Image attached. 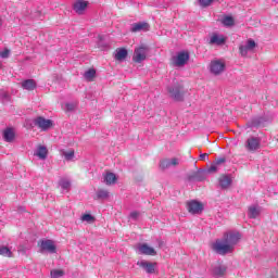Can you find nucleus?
<instances>
[{"label":"nucleus","instance_id":"1","mask_svg":"<svg viewBox=\"0 0 278 278\" xmlns=\"http://www.w3.org/2000/svg\"><path fill=\"white\" fill-rule=\"evenodd\" d=\"M242 240V235L237 230H228L224 233L223 239H217L212 243V249L218 255L233 253L236 244Z\"/></svg>","mask_w":278,"mask_h":278},{"label":"nucleus","instance_id":"2","mask_svg":"<svg viewBox=\"0 0 278 278\" xmlns=\"http://www.w3.org/2000/svg\"><path fill=\"white\" fill-rule=\"evenodd\" d=\"M257 49V42L253 38L245 39L239 45V54L241 58H249L250 53H255Z\"/></svg>","mask_w":278,"mask_h":278},{"label":"nucleus","instance_id":"3","mask_svg":"<svg viewBox=\"0 0 278 278\" xmlns=\"http://www.w3.org/2000/svg\"><path fill=\"white\" fill-rule=\"evenodd\" d=\"M190 61V52L182 50L175 53L170 59L172 66L176 68H184L185 65Z\"/></svg>","mask_w":278,"mask_h":278},{"label":"nucleus","instance_id":"4","mask_svg":"<svg viewBox=\"0 0 278 278\" xmlns=\"http://www.w3.org/2000/svg\"><path fill=\"white\" fill-rule=\"evenodd\" d=\"M39 247V253H50L53 255L54 253H58V245L55 244V241L51 239H42L38 242Z\"/></svg>","mask_w":278,"mask_h":278},{"label":"nucleus","instance_id":"5","mask_svg":"<svg viewBox=\"0 0 278 278\" xmlns=\"http://www.w3.org/2000/svg\"><path fill=\"white\" fill-rule=\"evenodd\" d=\"M147 58H149V48L146 45H141L135 48L132 61H135L136 64H142Z\"/></svg>","mask_w":278,"mask_h":278},{"label":"nucleus","instance_id":"6","mask_svg":"<svg viewBox=\"0 0 278 278\" xmlns=\"http://www.w3.org/2000/svg\"><path fill=\"white\" fill-rule=\"evenodd\" d=\"M135 251L138 255H157L155 249L148 243H137L135 245Z\"/></svg>","mask_w":278,"mask_h":278},{"label":"nucleus","instance_id":"7","mask_svg":"<svg viewBox=\"0 0 278 278\" xmlns=\"http://www.w3.org/2000/svg\"><path fill=\"white\" fill-rule=\"evenodd\" d=\"M187 210L189 214H193V215L202 214L203 210H205V205L203 204V202L191 200L187 202Z\"/></svg>","mask_w":278,"mask_h":278},{"label":"nucleus","instance_id":"8","mask_svg":"<svg viewBox=\"0 0 278 278\" xmlns=\"http://www.w3.org/2000/svg\"><path fill=\"white\" fill-rule=\"evenodd\" d=\"M137 266H139V268H142L144 271L148 273V275H155V273H157V263L154 262H149V261H138L137 262Z\"/></svg>","mask_w":278,"mask_h":278},{"label":"nucleus","instance_id":"9","mask_svg":"<svg viewBox=\"0 0 278 278\" xmlns=\"http://www.w3.org/2000/svg\"><path fill=\"white\" fill-rule=\"evenodd\" d=\"M227 42V36L218 33H213L208 37V45L213 47H223Z\"/></svg>","mask_w":278,"mask_h":278},{"label":"nucleus","instance_id":"10","mask_svg":"<svg viewBox=\"0 0 278 278\" xmlns=\"http://www.w3.org/2000/svg\"><path fill=\"white\" fill-rule=\"evenodd\" d=\"M210 273L212 277L220 278L227 275V265L222 263H216L211 266Z\"/></svg>","mask_w":278,"mask_h":278},{"label":"nucleus","instance_id":"11","mask_svg":"<svg viewBox=\"0 0 278 278\" xmlns=\"http://www.w3.org/2000/svg\"><path fill=\"white\" fill-rule=\"evenodd\" d=\"M225 66L224 60H213L210 64V72L212 75H220L225 73Z\"/></svg>","mask_w":278,"mask_h":278},{"label":"nucleus","instance_id":"12","mask_svg":"<svg viewBox=\"0 0 278 278\" xmlns=\"http://www.w3.org/2000/svg\"><path fill=\"white\" fill-rule=\"evenodd\" d=\"M35 125L41 129V131H47V129H51L53 127V121L39 116L35 118Z\"/></svg>","mask_w":278,"mask_h":278},{"label":"nucleus","instance_id":"13","mask_svg":"<svg viewBox=\"0 0 278 278\" xmlns=\"http://www.w3.org/2000/svg\"><path fill=\"white\" fill-rule=\"evenodd\" d=\"M167 92L169 97L174 99V101H184V91H181V87L172 86L167 88Z\"/></svg>","mask_w":278,"mask_h":278},{"label":"nucleus","instance_id":"14","mask_svg":"<svg viewBox=\"0 0 278 278\" xmlns=\"http://www.w3.org/2000/svg\"><path fill=\"white\" fill-rule=\"evenodd\" d=\"M151 29V26L147 22H138L131 24L130 31L132 34H138V31H149Z\"/></svg>","mask_w":278,"mask_h":278},{"label":"nucleus","instance_id":"15","mask_svg":"<svg viewBox=\"0 0 278 278\" xmlns=\"http://www.w3.org/2000/svg\"><path fill=\"white\" fill-rule=\"evenodd\" d=\"M88 8V1L86 0H75L73 3V10L76 14H84Z\"/></svg>","mask_w":278,"mask_h":278},{"label":"nucleus","instance_id":"16","mask_svg":"<svg viewBox=\"0 0 278 278\" xmlns=\"http://www.w3.org/2000/svg\"><path fill=\"white\" fill-rule=\"evenodd\" d=\"M179 165V159L174 157V159H164L160 163V168L162 170H166V168H172V166H178Z\"/></svg>","mask_w":278,"mask_h":278},{"label":"nucleus","instance_id":"17","mask_svg":"<svg viewBox=\"0 0 278 278\" xmlns=\"http://www.w3.org/2000/svg\"><path fill=\"white\" fill-rule=\"evenodd\" d=\"M127 55H129L127 49L117 48L114 53V60H116V62H125V60H127Z\"/></svg>","mask_w":278,"mask_h":278},{"label":"nucleus","instance_id":"18","mask_svg":"<svg viewBox=\"0 0 278 278\" xmlns=\"http://www.w3.org/2000/svg\"><path fill=\"white\" fill-rule=\"evenodd\" d=\"M34 155L39 160H47V156L49 155V150L45 146H38L34 152Z\"/></svg>","mask_w":278,"mask_h":278},{"label":"nucleus","instance_id":"19","mask_svg":"<svg viewBox=\"0 0 278 278\" xmlns=\"http://www.w3.org/2000/svg\"><path fill=\"white\" fill-rule=\"evenodd\" d=\"M247 149L249 151H257V149H260V138H249L247 141Z\"/></svg>","mask_w":278,"mask_h":278},{"label":"nucleus","instance_id":"20","mask_svg":"<svg viewBox=\"0 0 278 278\" xmlns=\"http://www.w3.org/2000/svg\"><path fill=\"white\" fill-rule=\"evenodd\" d=\"M59 186L62 192H71V180L68 178H61L59 181Z\"/></svg>","mask_w":278,"mask_h":278},{"label":"nucleus","instance_id":"21","mask_svg":"<svg viewBox=\"0 0 278 278\" xmlns=\"http://www.w3.org/2000/svg\"><path fill=\"white\" fill-rule=\"evenodd\" d=\"M219 186L223 189L229 188V186H231V176H229V175L220 176V178H219Z\"/></svg>","mask_w":278,"mask_h":278},{"label":"nucleus","instance_id":"22","mask_svg":"<svg viewBox=\"0 0 278 278\" xmlns=\"http://www.w3.org/2000/svg\"><path fill=\"white\" fill-rule=\"evenodd\" d=\"M60 154L66 160V162H72L75 157V150H61Z\"/></svg>","mask_w":278,"mask_h":278},{"label":"nucleus","instance_id":"23","mask_svg":"<svg viewBox=\"0 0 278 278\" xmlns=\"http://www.w3.org/2000/svg\"><path fill=\"white\" fill-rule=\"evenodd\" d=\"M22 88L24 90H36V80L26 79L22 83Z\"/></svg>","mask_w":278,"mask_h":278},{"label":"nucleus","instance_id":"24","mask_svg":"<svg viewBox=\"0 0 278 278\" xmlns=\"http://www.w3.org/2000/svg\"><path fill=\"white\" fill-rule=\"evenodd\" d=\"M118 178L116 177V175L114 173H106L104 176V181L106 186H112L114 184H116V180Z\"/></svg>","mask_w":278,"mask_h":278},{"label":"nucleus","instance_id":"25","mask_svg":"<svg viewBox=\"0 0 278 278\" xmlns=\"http://www.w3.org/2000/svg\"><path fill=\"white\" fill-rule=\"evenodd\" d=\"M14 136H15L14 128H7L3 131V138L5 142H12V140H14Z\"/></svg>","mask_w":278,"mask_h":278},{"label":"nucleus","instance_id":"26","mask_svg":"<svg viewBox=\"0 0 278 278\" xmlns=\"http://www.w3.org/2000/svg\"><path fill=\"white\" fill-rule=\"evenodd\" d=\"M260 206L252 205L249 207L248 216L249 218H257L260 216Z\"/></svg>","mask_w":278,"mask_h":278},{"label":"nucleus","instance_id":"27","mask_svg":"<svg viewBox=\"0 0 278 278\" xmlns=\"http://www.w3.org/2000/svg\"><path fill=\"white\" fill-rule=\"evenodd\" d=\"M84 77L86 81H93L94 77H97V71L94 68H90L87 72H85Z\"/></svg>","mask_w":278,"mask_h":278},{"label":"nucleus","instance_id":"28","mask_svg":"<svg viewBox=\"0 0 278 278\" xmlns=\"http://www.w3.org/2000/svg\"><path fill=\"white\" fill-rule=\"evenodd\" d=\"M0 255H2V257H14L12 250L5 245H0Z\"/></svg>","mask_w":278,"mask_h":278},{"label":"nucleus","instance_id":"29","mask_svg":"<svg viewBox=\"0 0 278 278\" xmlns=\"http://www.w3.org/2000/svg\"><path fill=\"white\" fill-rule=\"evenodd\" d=\"M222 23L225 27H233V25H236V21L233 20V17L227 15V16H224L222 18Z\"/></svg>","mask_w":278,"mask_h":278},{"label":"nucleus","instance_id":"30","mask_svg":"<svg viewBox=\"0 0 278 278\" xmlns=\"http://www.w3.org/2000/svg\"><path fill=\"white\" fill-rule=\"evenodd\" d=\"M62 109L65 112H74V110L77 109V102H67V103L62 105Z\"/></svg>","mask_w":278,"mask_h":278},{"label":"nucleus","instance_id":"31","mask_svg":"<svg viewBox=\"0 0 278 278\" xmlns=\"http://www.w3.org/2000/svg\"><path fill=\"white\" fill-rule=\"evenodd\" d=\"M50 275H51V278H60V277H64V271L62 269H52Z\"/></svg>","mask_w":278,"mask_h":278},{"label":"nucleus","instance_id":"32","mask_svg":"<svg viewBox=\"0 0 278 278\" xmlns=\"http://www.w3.org/2000/svg\"><path fill=\"white\" fill-rule=\"evenodd\" d=\"M80 220H83V223H94V216H92L91 214H84L80 217Z\"/></svg>","mask_w":278,"mask_h":278},{"label":"nucleus","instance_id":"33","mask_svg":"<svg viewBox=\"0 0 278 278\" xmlns=\"http://www.w3.org/2000/svg\"><path fill=\"white\" fill-rule=\"evenodd\" d=\"M97 197L98 199H108V197H110V192H108L106 190H98Z\"/></svg>","mask_w":278,"mask_h":278},{"label":"nucleus","instance_id":"34","mask_svg":"<svg viewBox=\"0 0 278 278\" xmlns=\"http://www.w3.org/2000/svg\"><path fill=\"white\" fill-rule=\"evenodd\" d=\"M201 8H207L214 3L216 0H198Z\"/></svg>","mask_w":278,"mask_h":278},{"label":"nucleus","instance_id":"35","mask_svg":"<svg viewBox=\"0 0 278 278\" xmlns=\"http://www.w3.org/2000/svg\"><path fill=\"white\" fill-rule=\"evenodd\" d=\"M218 165L216 163H212V165L210 166V168L206 170V173H217L218 172Z\"/></svg>","mask_w":278,"mask_h":278},{"label":"nucleus","instance_id":"36","mask_svg":"<svg viewBox=\"0 0 278 278\" xmlns=\"http://www.w3.org/2000/svg\"><path fill=\"white\" fill-rule=\"evenodd\" d=\"M0 56L5 60L7 58H10V50L7 48L2 52H0Z\"/></svg>","mask_w":278,"mask_h":278},{"label":"nucleus","instance_id":"37","mask_svg":"<svg viewBox=\"0 0 278 278\" xmlns=\"http://www.w3.org/2000/svg\"><path fill=\"white\" fill-rule=\"evenodd\" d=\"M226 160L225 157H219L217 160H215L213 163H215L217 165V167L220 168V166H223V164H225Z\"/></svg>","mask_w":278,"mask_h":278},{"label":"nucleus","instance_id":"38","mask_svg":"<svg viewBox=\"0 0 278 278\" xmlns=\"http://www.w3.org/2000/svg\"><path fill=\"white\" fill-rule=\"evenodd\" d=\"M129 216L132 220H138V218H140V212L134 211Z\"/></svg>","mask_w":278,"mask_h":278},{"label":"nucleus","instance_id":"39","mask_svg":"<svg viewBox=\"0 0 278 278\" xmlns=\"http://www.w3.org/2000/svg\"><path fill=\"white\" fill-rule=\"evenodd\" d=\"M210 157L207 153L200 154V160L205 161Z\"/></svg>","mask_w":278,"mask_h":278},{"label":"nucleus","instance_id":"40","mask_svg":"<svg viewBox=\"0 0 278 278\" xmlns=\"http://www.w3.org/2000/svg\"><path fill=\"white\" fill-rule=\"evenodd\" d=\"M2 97L3 99H10V96L7 92L2 93Z\"/></svg>","mask_w":278,"mask_h":278},{"label":"nucleus","instance_id":"41","mask_svg":"<svg viewBox=\"0 0 278 278\" xmlns=\"http://www.w3.org/2000/svg\"><path fill=\"white\" fill-rule=\"evenodd\" d=\"M98 49H105V47L104 46H102L101 43H98Z\"/></svg>","mask_w":278,"mask_h":278},{"label":"nucleus","instance_id":"42","mask_svg":"<svg viewBox=\"0 0 278 278\" xmlns=\"http://www.w3.org/2000/svg\"><path fill=\"white\" fill-rule=\"evenodd\" d=\"M205 172L203 170H198V175H203Z\"/></svg>","mask_w":278,"mask_h":278},{"label":"nucleus","instance_id":"43","mask_svg":"<svg viewBox=\"0 0 278 278\" xmlns=\"http://www.w3.org/2000/svg\"><path fill=\"white\" fill-rule=\"evenodd\" d=\"M270 278H278V276H273V277H270Z\"/></svg>","mask_w":278,"mask_h":278}]
</instances>
